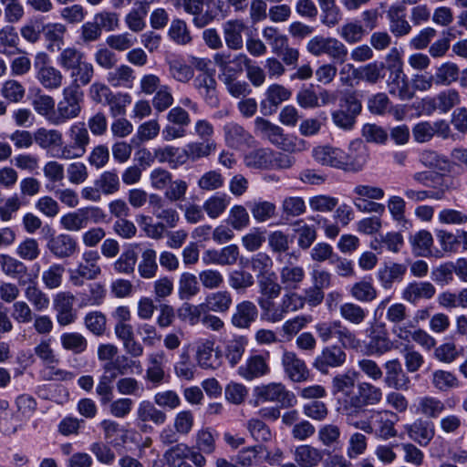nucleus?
<instances>
[{"mask_svg":"<svg viewBox=\"0 0 467 467\" xmlns=\"http://www.w3.org/2000/svg\"><path fill=\"white\" fill-rule=\"evenodd\" d=\"M383 397L379 387L370 382H359L357 386V392L347 397L342 402L341 413L346 418V422L356 429L361 430L368 434H372V424L368 420H359L358 418L368 406L379 404Z\"/></svg>","mask_w":467,"mask_h":467,"instance_id":"nucleus-1","label":"nucleus"},{"mask_svg":"<svg viewBox=\"0 0 467 467\" xmlns=\"http://www.w3.org/2000/svg\"><path fill=\"white\" fill-rule=\"evenodd\" d=\"M254 132L276 148L290 154L303 152L309 149V143L305 140L285 133L281 127L261 117L254 119Z\"/></svg>","mask_w":467,"mask_h":467,"instance_id":"nucleus-2","label":"nucleus"},{"mask_svg":"<svg viewBox=\"0 0 467 467\" xmlns=\"http://www.w3.org/2000/svg\"><path fill=\"white\" fill-rule=\"evenodd\" d=\"M254 132L276 148L290 154L303 152L309 149V143L305 140L285 133L281 127L261 117L254 119Z\"/></svg>","mask_w":467,"mask_h":467,"instance_id":"nucleus-3","label":"nucleus"},{"mask_svg":"<svg viewBox=\"0 0 467 467\" xmlns=\"http://www.w3.org/2000/svg\"><path fill=\"white\" fill-rule=\"evenodd\" d=\"M314 327L318 338L324 343L336 337L345 348L357 349L360 346V341L357 338L356 334L343 325L340 320L320 321Z\"/></svg>","mask_w":467,"mask_h":467,"instance_id":"nucleus-4","label":"nucleus"},{"mask_svg":"<svg viewBox=\"0 0 467 467\" xmlns=\"http://www.w3.org/2000/svg\"><path fill=\"white\" fill-rule=\"evenodd\" d=\"M336 96L339 98V109L332 113L333 121L337 127L349 130L361 111V102L354 92H339Z\"/></svg>","mask_w":467,"mask_h":467,"instance_id":"nucleus-5","label":"nucleus"},{"mask_svg":"<svg viewBox=\"0 0 467 467\" xmlns=\"http://www.w3.org/2000/svg\"><path fill=\"white\" fill-rule=\"evenodd\" d=\"M106 214L97 206H88L78 209L75 212L66 213L60 218L61 226L70 232H79L88 226L89 223L104 222Z\"/></svg>","mask_w":467,"mask_h":467,"instance_id":"nucleus-6","label":"nucleus"},{"mask_svg":"<svg viewBox=\"0 0 467 467\" xmlns=\"http://www.w3.org/2000/svg\"><path fill=\"white\" fill-rule=\"evenodd\" d=\"M69 142L60 149V152L53 154V157L64 160H71L82 157L89 144V135L84 122L73 124L68 132Z\"/></svg>","mask_w":467,"mask_h":467,"instance_id":"nucleus-7","label":"nucleus"},{"mask_svg":"<svg viewBox=\"0 0 467 467\" xmlns=\"http://www.w3.org/2000/svg\"><path fill=\"white\" fill-rule=\"evenodd\" d=\"M384 65L372 62L360 67H354L347 64L340 71V78L343 84L348 86L358 85L359 80H365L369 85H374L379 78H382Z\"/></svg>","mask_w":467,"mask_h":467,"instance_id":"nucleus-8","label":"nucleus"},{"mask_svg":"<svg viewBox=\"0 0 467 467\" xmlns=\"http://www.w3.org/2000/svg\"><path fill=\"white\" fill-rule=\"evenodd\" d=\"M306 50L316 57L327 55L333 60L344 63L348 57V48L344 43L335 37L316 36L306 44Z\"/></svg>","mask_w":467,"mask_h":467,"instance_id":"nucleus-9","label":"nucleus"},{"mask_svg":"<svg viewBox=\"0 0 467 467\" xmlns=\"http://www.w3.org/2000/svg\"><path fill=\"white\" fill-rule=\"evenodd\" d=\"M254 396L260 401L275 402L282 408L294 407L297 402L296 395L280 382H271L256 387Z\"/></svg>","mask_w":467,"mask_h":467,"instance_id":"nucleus-10","label":"nucleus"},{"mask_svg":"<svg viewBox=\"0 0 467 467\" xmlns=\"http://www.w3.org/2000/svg\"><path fill=\"white\" fill-rule=\"evenodd\" d=\"M100 256L97 251H86L82 254V262L77 268L70 270L69 281L75 286H82L85 281L96 279L101 274V268L99 265Z\"/></svg>","mask_w":467,"mask_h":467,"instance_id":"nucleus-11","label":"nucleus"},{"mask_svg":"<svg viewBox=\"0 0 467 467\" xmlns=\"http://www.w3.org/2000/svg\"><path fill=\"white\" fill-rule=\"evenodd\" d=\"M34 67L36 78L44 88H59L65 82L60 69L50 65V57L46 52H38L35 56Z\"/></svg>","mask_w":467,"mask_h":467,"instance_id":"nucleus-12","label":"nucleus"},{"mask_svg":"<svg viewBox=\"0 0 467 467\" xmlns=\"http://www.w3.org/2000/svg\"><path fill=\"white\" fill-rule=\"evenodd\" d=\"M82 93L78 89H64V99L57 105V111L50 118V123L61 125L80 112L79 101Z\"/></svg>","mask_w":467,"mask_h":467,"instance_id":"nucleus-13","label":"nucleus"},{"mask_svg":"<svg viewBox=\"0 0 467 467\" xmlns=\"http://www.w3.org/2000/svg\"><path fill=\"white\" fill-rule=\"evenodd\" d=\"M344 348L341 345L326 346L315 358L313 368L322 374H328L330 368L342 367L347 360Z\"/></svg>","mask_w":467,"mask_h":467,"instance_id":"nucleus-14","label":"nucleus"},{"mask_svg":"<svg viewBox=\"0 0 467 467\" xmlns=\"http://www.w3.org/2000/svg\"><path fill=\"white\" fill-rule=\"evenodd\" d=\"M91 97L96 102L108 105L112 117L125 115L127 106L131 103L129 94L113 92L111 89H94Z\"/></svg>","mask_w":467,"mask_h":467,"instance_id":"nucleus-15","label":"nucleus"},{"mask_svg":"<svg viewBox=\"0 0 467 467\" xmlns=\"http://www.w3.org/2000/svg\"><path fill=\"white\" fill-rule=\"evenodd\" d=\"M366 332L368 339L366 349L368 355L381 356L391 349L392 343L382 325L373 324Z\"/></svg>","mask_w":467,"mask_h":467,"instance_id":"nucleus-16","label":"nucleus"},{"mask_svg":"<svg viewBox=\"0 0 467 467\" xmlns=\"http://www.w3.org/2000/svg\"><path fill=\"white\" fill-rule=\"evenodd\" d=\"M369 158V151L361 140L350 142L348 151H345L344 171L357 172L363 169Z\"/></svg>","mask_w":467,"mask_h":467,"instance_id":"nucleus-17","label":"nucleus"},{"mask_svg":"<svg viewBox=\"0 0 467 467\" xmlns=\"http://www.w3.org/2000/svg\"><path fill=\"white\" fill-rule=\"evenodd\" d=\"M269 352L265 355H251L245 362L238 368V374L246 380H253L264 377L270 372L268 364Z\"/></svg>","mask_w":467,"mask_h":467,"instance_id":"nucleus-18","label":"nucleus"},{"mask_svg":"<svg viewBox=\"0 0 467 467\" xmlns=\"http://www.w3.org/2000/svg\"><path fill=\"white\" fill-rule=\"evenodd\" d=\"M371 418L374 419L372 433L376 436L386 441L398 435L395 429L398 415L393 411L388 410L373 411Z\"/></svg>","mask_w":467,"mask_h":467,"instance_id":"nucleus-19","label":"nucleus"},{"mask_svg":"<svg viewBox=\"0 0 467 467\" xmlns=\"http://www.w3.org/2000/svg\"><path fill=\"white\" fill-rule=\"evenodd\" d=\"M403 429L410 440L422 447L428 446L435 436L434 423L428 420L417 419Z\"/></svg>","mask_w":467,"mask_h":467,"instance_id":"nucleus-20","label":"nucleus"},{"mask_svg":"<svg viewBox=\"0 0 467 467\" xmlns=\"http://www.w3.org/2000/svg\"><path fill=\"white\" fill-rule=\"evenodd\" d=\"M282 366L286 377L293 382L300 383L309 378V369L306 362L293 351H285Z\"/></svg>","mask_w":467,"mask_h":467,"instance_id":"nucleus-21","label":"nucleus"},{"mask_svg":"<svg viewBox=\"0 0 467 467\" xmlns=\"http://www.w3.org/2000/svg\"><path fill=\"white\" fill-rule=\"evenodd\" d=\"M407 270L405 264L389 261L379 267L376 276L382 288L391 289L395 283L403 281Z\"/></svg>","mask_w":467,"mask_h":467,"instance_id":"nucleus-22","label":"nucleus"},{"mask_svg":"<svg viewBox=\"0 0 467 467\" xmlns=\"http://www.w3.org/2000/svg\"><path fill=\"white\" fill-rule=\"evenodd\" d=\"M154 402L150 400H142L139 403L136 411V420L138 426L142 431H147V422H152L153 424L160 426L166 422V413L158 409Z\"/></svg>","mask_w":467,"mask_h":467,"instance_id":"nucleus-23","label":"nucleus"},{"mask_svg":"<svg viewBox=\"0 0 467 467\" xmlns=\"http://www.w3.org/2000/svg\"><path fill=\"white\" fill-rule=\"evenodd\" d=\"M75 296L70 292H60L54 298L56 318L59 326L66 327L73 324L77 314L73 309Z\"/></svg>","mask_w":467,"mask_h":467,"instance_id":"nucleus-24","label":"nucleus"},{"mask_svg":"<svg viewBox=\"0 0 467 467\" xmlns=\"http://www.w3.org/2000/svg\"><path fill=\"white\" fill-rule=\"evenodd\" d=\"M0 267L5 275L16 279L19 285H26L32 282L27 266L22 261L9 254H0Z\"/></svg>","mask_w":467,"mask_h":467,"instance_id":"nucleus-25","label":"nucleus"},{"mask_svg":"<svg viewBox=\"0 0 467 467\" xmlns=\"http://www.w3.org/2000/svg\"><path fill=\"white\" fill-rule=\"evenodd\" d=\"M385 377L384 383L387 387L395 390H407L410 388V378L402 368L398 358L388 360L384 364Z\"/></svg>","mask_w":467,"mask_h":467,"instance_id":"nucleus-26","label":"nucleus"},{"mask_svg":"<svg viewBox=\"0 0 467 467\" xmlns=\"http://www.w3.org/2000/svg\"><path fill=\"white\" fill-rule=\"evenodd\" d=\"M258 317L255 304L249 300L238 303L231 317V324L237 328L248 329Z\"/></svg>","mask_w":467,"mask_h":467,"instance_id":"nucleus-27","label":"nucleus"},{"mask_svg":"<svg viewBox=\"0 0 467 467\" xmlns=\"http://www.w3.org/2000/svg\"><path fill=\"white\" fill-rule=\"evenodd\" d=\"M296 98L299 105L305 109L323 107L337 99L336 94L327 89H300Z\"/></svg>","mask_w":467,"mask_h":467,"instance_id":"nucleus-28","label":"nucleus"},{"mask_svg":"<svg viewBox=\"0 0 467 467\" xmlns=\"http://www.w3.org/2000/svg\"><path fill=\"white\" fill-rule=\"evenodd\" d=\"M50 253L58 259L71 257L77 252V240L67 234H60L51 237L47 244Z\"/></svg>","mask_w":467,"mask_h":467,"instance_id":"nucleus-29","label":"nucleus"},{"mask_svg":"<svg viewBox=\"0 0 467 467\" xmlns=\"http://www.w3.org/2000/svg\"><path fill=\"white\" fill-rule=\"evenodd\" d=\"M203 304L207 312L226 314L234 305V297L226 289L216 290L206 295Z\"/></svg>","mask_w":467,"mask_h":467,"instance_id":"nucleus-30","label":"nucleus"},{"mask_svg":"<svg viewBox=\"0 0 467 467\" xmlns=\"http://www.w3.org/2000/svg\"><path fill=\"white\" fill-rule=\"evenodd\" d=\"M312 156L322 165L330 166L344 171L345 151L331 146H318L313 150Z\"/></svg>","mask_w":467,"mask_h":467,"instance_id":"nucleus-31","label":"nucleus"},{"mask_svg":"<svg viewBox=\"0 0 467 467\" xmlns=\"http://www.w3.org/2000/svg\"><path fill=\"white\" fill-rule=\"evenodd\" d=\"M436 293L435 286L430 282H411L403 289L401 297L413 305L421 299H431Z\"/></svg>","mask_w":467,"mask_h":467,"instance_id":"nucleus-32","label":"nucleus"},{"mask_svg":"<svg viewBox=\"0 0 467 467\" xmlns=\"http://www.w3.org/2000/svg\"><path fill=\"white\" fill-rule=\"evenodd\" d=\"M404 11V6L400 5H392L387 11L389 30L397 37L409 35L412 29L410 24L406 19Z\"/></svg>","mask_w":467,"mask_h":467,"instance_id":"nucleus-33","label":"nucleus"},{"mask_svg":"<svg viewBox=\"0 0 467 467\" xmlns=\"http://www.w3.org/2000/svg\"><path fill=\"white\" fill-rule=\"evenodd\" d=\"M214 340L205 339L197 348L196 359L202 368L216 369L222 364L219 352L214 353Z\"/></svg>","mask_w":467,"mask_h":467,"instance_id":"nucleus-34","label":"nucleus"},{"mask_svg":"<svg viewBox=\"0 0 467 467\" xmlns=\"http://www.w3.org/2000/svg\"><path fill=\"white\" fill-rule=\"evenodd\" d=\"M279 276L285 290H297L305 280L306 272L302 266L288 263L280 269Z\"/></svg>","mask_w":467,"mask_h":467,"instance_id":"nucleus-35","label":"nucleus"},{"mask_svg":"<svg viewBox=\"0 0 467 467\" xmlns=\"http://www.w3.org/2000/svg\"><path fill=\"white\" fill-rule=\"evenodd\" d=\"M224 137L228 146L234 149L250 147L254 142L253 136L242 126L229 123L224 126Z\"/></svg>","mask_w":467,"mask_h":467,"instance_id":"nucleus-36","label":"nucleus"},{"mask_svg":"<svg viewBox=\"0 0 467 467\" xmlns=\"http://www.w3.org/2000/svg\"><path fill=\"white\" fill-rule=\"evenodd\" d=\"M42 33L50 52L59 51L64 46L67 26L62 23H47L42 26Z\"/></svg>","mask_w":467,"mask_h":467,"instance_id":"nucleus-37","label":"nucleus"},{"mask_svg":"<svg viewBox=\"0 0 467 467\" xmlns=\"http://www.w3.org/2000/svg\"><path fill=\"white\" fill-rule=\"evenodd\" d=\"M446 407L442 400L433 396H423L417 400L415 413L428 419L439 418Z\"/></svg>","mask_w":467,"mask_h":467,"instance_id":"nucleus-38","label":"nucleus"},{"mask_svg":"<svg viewBox=\"0 0 467 467\" xmlns=\"http://www.w3.org/2000/svg\"><path fill=\"white\" fill-rule=\"evenodd\" d=\"M185 153L182 149L167 145L154 150V157L160 163H169L170 167L176 169L185 163Z\"/></svg>","mask_w":467,"mask_h":467,"instance_id":"nucleus-39","label":"nucleus"},{"mask_svg":"<svg viewBox=\"0 0 467 467\" xmlns=\"http://www.w3.org/2000/svg\"><path fill=\"white\" fill-rule=\"evenodd\" d=\"M349 294L358 302L369 303L377 298L378 290L374 286L372 278L365 277L352 285Z\"/></svg>","mask_w":467,"mask_h":467,"instance_id":"nucleus-40","label":"nucleus"},{"mask_svg":"<svg viewBox=\"0 0 467 467\" xmlns=\"http://www.w3.org/2000/svg\"><path fill=\"white\" fill-rule=\"evenodd\" d=\"M245 28L244 22L231 20L223 26V36L226 46L233 50H239L244 46L242 34Z\"/></svg>","mask_w":467,"mask_h":467,"instance_id":"nucleus-41","label":"nucleus"},{"mask_svg":"<svg viewBox=\"0 0 467 467\" xmlns=\"http://www.w3.org/2000/svg\"><path fill=\"white\" fill-rule=\"evenodd\" d=\"M322 458L321 451L311 445H300L295 451V461L300 467H316Z\"/></svg>","mask_w":467,"mask_h":467,"instance_id":"nucleus-42","label":"nucleus"},{"mask_svg":"<svg viewBox=\"0 0 467 467\" xmlns=\"http://www.w3.org/2000/svg\"><path fill=\"white\" fill-rule=\"evenodd\" d=\"M60 344L64 350L74 355H81L87 351L88 339L78 332H65L60 336Z\"/></svg>","mask_w":467,"mask_h":467,"instance_id":"nucleus-43","label":"nucleus"},{"mask_svg":"<svg viewBox=\"0 0 467 467\" xmlns=\"http://www.w3.org/2000/svg\"><path fill=\"white\" fill-rule=\"evenodd\" d=\"M19 37L13 26H6L0 29V53L13 56L24 53L18 47Z\"/></svg>","mask_w":467,"mask_h":467,"instance_id":"nucleus-44","label":"nucleus"},{"mask_svg":"<svg viewBox=\"0 0 467 467\" xmlns=\"http://www.w3.org/2000/svg\"><path fill=\"white\" fill-rule=\"evenodd\" d=\"M247 345L248 338L245 336H236L227 341L224 352L231 367H235L240 362Z\"/></svg>","mask_w":467,"mask_h":467,"instance_id":"nucleus-45","label":"nucleus"},{"mask_svg":"<svg viewBox=\"0 0 467 467\" xmlns=\"http://www.w3.org/2000/svg\"><path fill=\"white\" fill-rule=\"evenodd\" d=\"M200 285L197 277L188 272L180 275L178 283V296L182 300H190L200 293Z\"/></svg>","mask_w":467,"mask_h":467,"instance_id":"nucleus-46","label":"nucleus"},{"mask_svg":"<svg viewBox=\"0 0 467 467\" xmlns=\"http://www.w3.org/2000/svg\"><path fill=\"white\" fill-rule=\"evenodd\" d=\"M448 190L449 187L427 188L426 190L406 189L404 195L414 202H424L427 199L441 201L445 198Z\"/></svg>","mask_w":467,"mask_h":467,"instance_id":"nucleus-47","label":"nucleus"},{"mask_svg":"<svg viewBox=\"0 0 467 467\" xmlns=\"http://www.w3.org/2000/svg\"><path fill=\"white\" fill-rule=\"evenodd\" d=\"M339 36L349 45L359 43L367 35V30L363 25L358 21H351L344 24L338 28Z\"/></svg>","mask_w":467,"mask_h":467,"instance_id":"nucleus-48","label":"nucleus"},{"mask_svg":"<svg viewBox=\"0 0 467 467\" xmlns=\"http://www.w3.org/2000/svg\"><path fill=\"white\" fill-rule=\"evenodd\" d=\"M104 195H111L119 192L120 182L116 170L103 171L94 182Z\"/></svg>","mask_w":467,"mask_h":467,"instance_id":"nucleus-49","label":"nucleus"},{"mask_svg":"<svg viewBox=\"0 0 467 467\" xmlns=\"http://www.w3.org/2000/svg\"><path fill=\"white\" fill-rule=\"evenodd\" d=\"M85 61V54L75 47H67L61 48L57 56V64L66 70L75 68L77 66Z\"/></svg>","mask_w":467,"mask_h":467,"instance_id":"nucleus-50","label":"nucleus"},{"mask_svg":"<svg viewBox=\"0 0 467 467\" xmlns=\"http://www.w3.org/2000/svg\"><path fill=\"white\" fill-rule=\"evenodd\" d=\"M230 200L231 198L225 193L215 194L203 202L202 208L211 219H216L225 212Z\"/></svg>","mask_w":467,"mask_h":467,"instance_id":"nucleus-51","label":"nucleus"},{"mask_svg":"<svg viewBox=\"0 0 467 467\" xmlns=\"http://www.w3.org/2000/svg\"><path fill=\"white\" fill-rule=\"evenodd\" d=\"M228 284L237 293H244L254 285V277L247 271L235 269L229 273Z\"/></svg>","mask_w":467,"mask_h":467,"instance_id":"nucleus-52","label":"nucleus"},{"mask_svg":"<svg viewBox=\"0 0 467 467\" xmlns=\"http://www.w3.org/2000/svg\"><path fill=\"white\" fill-rule=\"evenodd\" d=\"M66 268L62 264L54 263L42 273V282L46 288L53 290L60 287Z\"/></svg>","mask_w":467,"mask_h":467,"instance_id":"nucleus-53","label":"nucleus"},{"mask_svg":"<svg viewBox=\"0 0 467 467\" xmlns=\"http://www.w3.org/2000/svg\"><path fill=\"white\" fill-rule=\"evenodd\" d=\"M272 149L260 148L252 150L244 157L246 166L254 169H271Z\"/></svg>","mask_w":467,"mask_h":467,"instance_id":"nucleus-54","label":"nucleus"},{"mask_svg":"<svg viewBox=\"0 0 467 467\" xmlns=\"http://www.w3.org/2000/svg\"><path fill=\"white\" fill-rule=\"evenodd\" d=\"M234 62L245 67L247 78L254 86H261L264 83L265 75L263 68L252 63V60L245 54L237 55Z\"/></svg>","mask_w":467,"mask_h":467,"instance_id":"nucleus-55","label":"nucleus"},{"mask_svg":"<svg viewBox=\"0 0 467 467\" xmlns=\"http://www.w3.org/2000/svg\"><path fill=\"white\" fill-rule=\"evenodd\" d=\"M357 377L358 373L355 371L337 374L332 379V393L334 395L343 393L348 397L351 396L350 393L355 387Z\"/></svg>","mask_w":467,"mask_h":467,"instance_id":"nucleus-56","label":"nucleus"},{"mask_svg":"<svg viewBox=\"0 0 467 467\" xmlns=\"http://www.w3.org/2000/svg\"><path fill=\"white\" fill-rule=\"evenodd\" d=\"M289 89H268L267 97L261 102V110L264 115H269L275 111L283 101L289 99Z\"/></svg>","mask_w":467,"mask_h":467,"instance_id":"nucleus-57","label":"nucleus"},{"mask_svg":"<svg viewBox=\"0 0 467 467\" xmlns=\"http://www.w3.org/2000/svg\"><path fill=\"white\" fill-rule=\"evenodd\" d=\"M339 313L343 319L353 324H362L368 315V311L355 303H344L339 307Z\"/></svg>","mask_w":467,"mask_h":467,"instance_id":"nucleus-58","label":"nucleus"},{"mask_svg":"<svg viewBox=\"0 0 467 467\" xmlns=\"http://www.w3.org/2000/svg\"><path fill=\"white\" fill-rule=\"evenodd\" d=\"M207 310L202 303L199 305H192L190 303H183L178 309V317L182 320L188 322L190 325L194 326L202 322V318Z\"/></svg>","mask_w":467,"mask_h":467,"instance_id":"nucleus-59","label":"nucleus"},{"mask_svg":"<svg viewBox=\"0 0 467 467\" xmlns=\"http://www.w3.org/2000/svg\"><path fill=\"white\" fill-rule=\"evenodd\" d=\"M157 253L153 249H146L141 254V259L138 265V272L142 278H153L158 271L156 262Z\"/></svg>","mask_w":467,"mask_h":467,"instance_id":"nucleus-60","label":"nucleus"},{"mask_svg":"<svg viewBox=\"0 0 467 467\" xmlns=\"http://www.w3.org/2000/svg\"><path fill=\"white\" fill-rule=\"evenodd\" d=\"M34 140L42 149H49L54 146H61L62 134L57 130L40 128L34 134Z\"/></svg>","mask_w":467,"mask_h":467,"instance_id":"nucleus-61","label":"nucleus"},{"mask_svg":"<svg viewBox=\"0 0 467 467\" xmlns=\"http://www.w3.org/2000/svg\"><path fill=\"white\" fill-rule=\"evenodd\" d=\"M182 150L186 155L185 162L190 159L196 161L213 152L216 150V143L214 141L191 142Z\"/></svg>","mask_w":467,"mask_h":467,"instance_id":"nucleus-62","label":"nucleus"},{"mask_svg":"<svg viewBox=\"0 0 467 467\" xmlns=\"http://www.w3.org/2000/svg\"><path fill=\"white\" fill-rule=\"evenodd\" d=\"M431 384L439 391H448L459 387L457 377L451 371L437 369L431 376Z\"/></svg>","mask_w":467,"mask_h":467,"instance_id":"nucleus-63","label":"nucleus"},{"mask_svg":"<svg viewBox=\"0 0 467 467\" xmlns=\"http://www.w3.org/2000/svg\"><path fill=\"white\" fill-rule=\"evenodd\" d=\"M25 296L36 311H43L49 306V297L33 280L25 289Z\"/></svg>","mask_w":467,"mask_h":467,"instance_id":"nucleus-64","label":"nucleus"}]
</instances>
